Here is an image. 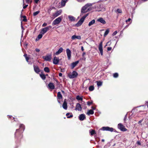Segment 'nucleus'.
I'll list each match as a JSON object with an SVG mask.
<instances>
[{"label": "nucleus", "mask_w": 148, "mask_h": 148, "mask_svg": "<svg viewBox=\"0 0 148 148\" xmlns=\"http://www.w3.org/2000/svg\"><path fill=\"white\" fill-rule=\"evenodd\" d=\"M33 66L34 70L36 73H38L40 72L38 66L34 65Z\"/></svg>", "instance_id": "obj_11"}, {"label": "nucleus", "mask_w": 148, "mask_h": 148, "mask_svg": "<svg viewBox=\"0 0 148 148\" xmlns=\"http://www.w3.org/2000/svg\"><path fill=\"white\" fill-rule=\"evenodd\" d=\"M19 127V128L18 129H19L20 131H23V132L25 129V125L23 124H20Z\"/></svg>", "instance_id": "obj_23"}, {"label": "nucleus", "mask_w": 148, "mask_h": 148, "mask_svg": "<svg viewBox=\"0 0 148 148\" xmlns=\"http://www.w3.org/2000/svg\"><path fill=\"white\" fill-rule=\"evenodd\" d=\"M143 121V120H141L138 121V123L139 124L141 123L142 121Z\"/></svg>", "instance_id": "obj_61"}, {"label": "nucleus", "mask_w": 148, "mask_h": 148, "mask_svg": "<svg viewBox=\"0 0 148 148\" xmlns=\"http://www.w3.org/2000/svg\"><path fill=\"white\" fill-rule=\"evenodd\" d=\"M63 49L62 47H60L58 50L55 53V54L56 55L59 54L63 51Z\"/></svg>", "instance_id": "obj_25"}, {"label": "nucleus", "mask_w": 148, "mask_h": 148, "mask_svg": "<svg viewBox=\"0 0 148 148\" xmlns=\"http://www.w3.org/2000/svg\"><path fill=\"white\" fill-rule=\"evenodd\" d=\"M24 56L25 57V58L26 57V56H27V54H26V53L25 54H24Z\"/></svg>", "instance_id": "obj_62"}, {"label": "nucleus", "mask_w": 148, "mask_h": 148, "mask_svg": "<svg viewBox=\"0 0 148 148\" xmlns=\"http://www.w3.org/2000/svg\"><path fill=\"white\" fill-rule=\"evenodd\" d=\"M68 0H62L61 1V5L62 7H63L65 6L66 3Z\"/></svg>", "instance_id": "obj_26"}, {"label": "nucleus", "mask_w": 148, "mask_h": 148, "mask_svg": "<svg viewBox=\"0 0 148 148\" xmlns=\"http://www.w3.org/2000/svg\"><path fill=\"white\" fill-rule=\"evenodd\" d=\"M44 71L47 73H49L50 72V70L49 68L48 67H45L44 68Z\"/></svg>", "instance_id": "obj_32"}, {"label": "nucleus", "mask_w": 148, "mask_h": 148, "mask_svg": "<svg viewBox=\"0 0 148 148\" xmlns=\"http://www.w3.org/2000/svg\"><path fill=\"white\" fill-rule=\"evenodd\" d=\"M82 109L81 105L79 103H77L75 106V110L81 111Z\"/></svg>", "instance_id": "obj_15"}, {"label": "nucleus", "mask_w": 148, "mask_h": 148, "mask_svg": "<svg viewBox=\"0 0 148 148\" xmlns=\"http://www.w3.org/2000/svg\"><path fill=\"white\" fill-rule=\"evenodd\" d=\"M49 29L48 27H45L42 29L40 33L43 34H44L46 33L48 30Z\"/></svg>", "instance_id": "obj_14"}, {"label": "nucleus", "mask_w": 148, "mask_h": 148, "mask_svg": "<svg viewBox=\"0 0 148 148\" xmlns=\"http://www.w3.org/2000/svg\"><path fill=\"white\" fill-rule=\"evenodd\" d=\"M97 85L98 86H101L102 85V82L100 81H97Z\"/></svg>", "instance_id": "obj_36"}, {"label": "nucleus", "mask_w": 148, "mask_h": 148, "mask_svg": "<svg viewBox=\"0 0 148 148\" xmlns=\"http://www.w3.org/2000/svg\"><path fill=\"white\" fill-rule=\"evenodd\" d=\"M78 75V73L76 71H73L71 74L68 75L69 77L70 78H73L77 77Z\"/></svg>", "instance_id": "obj_5"}, {"label": "nucleus", "mask_w": 148, "mask_h": 148, "mask_svg": "<svg viewBox=\"0 0 148 148\" xmlns=\"http://www.w3.org/2000/svg\"><path fill=\"white\" fill-rule=\"evenodd\" d=\"M66 51L68 59L69 60H70L71 57V51L69 49H67Z\"/></svg>", "instance_id": "obj_10"}, {"label": "nucleus", "mask_w": 148, "mask_h": 148, "mask_svg": "<svg viewBox=\"0 0 148 148\" xmlns=\"http://www.w3.org/2000/svg\"><path fill=\"white\" fill-rule=\"evenodd\" d=\"M40 12V11H38L36 12H34L33 13V16H36Z\"/></svg>", "instance_id": "obj_40"}, {"label": "nucleus", "mask_w": 148, "mask_h": 148, "mask_svg": "<svg viewBox=\"0 0 148 148\" xmlns=\"http://www.w3.org/2000/svg\"><path fill=\"white\" fill-rule=\"evenodd\" d=\"M47 25V23H44L42 25V27H45Z\"/></svg>", "instance_id": "obj_47"}, {"label": "nucleus", "mask_w": 148, "mask_h": 148, "mask_svg": "<svg viewBox=\"0 0 148 148\" xmlns=\"http://www.w3.org/2000/svg\"><path fill=\"white\" fill-rule=\"evenodd\" d=\"M109 29H107L105 32L104 34V36L105 37L107 36L109 33Z\"/></svg>", "instance_id": "obj_34"}, {"label": "nucleus", "mask_w": 148, "mask_h": 148, "mask_svg": "<svg viewBox=\"0 0 148 148\" xmlns=\"http://www.w3.org/2000/svg\"><path fill=\"white\" fill-rule=\"evenodd\" d=\"M22 11L21 12V18H23V22H27V19H26V17L25 16H22Z\"/></svg>", "instance_id": "obj_27"}, {"label": "nucleus", "mask_w": 148, "mask_h": 148, "mask_svg": "<svg viewBox=\"0 0 148 148\" xmlns=\"http://www.w3.org/2000/svg\"><path fill=\"white\" fill-rule=\"evenodd\" d=\"M92 103V102H90L88 101L87 102V105L89 106Z\"/></svg>", "instance_id": "obj_45"}, {"label": "nucleus", "mask_w": 148, "mask_h": 148, "mask_svg": "<svg viewBox=\"0 0 148 148\" xmlns=\"http://www.w3.org/2000/svg\"><path fill=\"white\" fill-rule=\"evenodd\" d=\"M81 50L82 51H83L84 50V49L83 46L81 47Z\"/></svg>", "instance_id": "obj_56"}, {"label": "nucleus", "mask_w": 148, "mask_h": 148, "mask_svg": "<svg viewBox=\"0 0 148 148\" xmlns=\"http://www.w3.org/2000/svg\"><path fill=\"white\" fill-rule=\"evenodd\" d=\"M97 21L100 22L101 23L105 24L106 23V22L102 18H100L97 19Z\"/></svg>", "instance_id": "obj_22"}, {"label": "nucleus", "mask_w": 148, "mask_h": 148, "mask_svg": "<svg viewBox=\"0 0 148 148\" xmlns=\"http://www.w3.org/2000/svg\"><path fill=\"white\" fill-rule=\"evenodd\" d=\"M91 108L93 110H95L96 109V108L93 106H92Z\"/></svg>", "instance_id": "obj_60"}, {"label": "nucleus", "mask_w": 148, "mask_h": 148, "mask_svg": "<svg viewBox=\"0 0 148 148\" xmlns=\"http://www.w3.org/2000/svg\"><path fill=\"white\" fill-rule=\"evenodd\" d=\"M47 27H48L49 29V28H51V26H48Z\"/></svg>", "instance_id": "obj_63"}, {"label": "nucleus", "mask_w": 148, "mask_h": 148, "mask_svg": "<svg viewBox=\"0 0 148 148\" xmlns=\"http://www.w3.org/2000/svg\"><path fill=\"white\" fill-rule=\"evenodd\" d=\"M57 98L58 103H60V99H62V96L60 92H58Z\"/></svg>", "instance_id": "obj_9"}, {"label": "nucleus", "mask_w": 148, "mask_h": 148, "mask_svg": "<svg viewBox=\"0 0 148 148\" xmlns=\"http://www.w3.org/2000/svg\"><path fill=\"white\" fill-rule=\"evenodd\" d=\"M62 17L60 16L56 19L53 22L52 25H54L59 24L61 21Z\"/></svg>", "instance_id": "obj_3"}, {"label": "nucleus", "mask_w": 148, "mask_h": 148, "mask_svg": "<svg viewBox=\"0 0 148 148\" xmlns=\"http://www.w3.org/2000/svg\"><path fill=\"white\" fill-rule=\"evenodd\" d=\"M59 76L60 77H62V74L61 73H60L59 74Z\"/></svg>", "instance_id": "obj_57"}, {"label": "nucleus", "mask_w": 148, "mask_h": 148, "mask_svg": "<svg viewBox=\"0 0 148 148\" xmlns=\"http://www.w3.org/2000/svg\"><path fill=\"white\" fill-rule=\"evenodd\" d=\"M92 4L91 3H88L86 4L81 9V13H84L87 12L88 11L87 10H86L87 8L89 6H92Z\"/></svg>", "instance_id": "obj_2"}, {"label": "nucleus", "mask_w": 148, "mask_h": 148, "mask_svg": "<svg viewBox=\"0 0 148 148\" xmlns=\"http://www.w3.org/2000/svg\"><path fill=\"white\" fill-rule=\"evenodd\" d=\"M42 35L43 34H39L38 36V38L39 39L41 38L42 36Z\"/></svg>", "instance_id": "obj_43"}, {"label": "nucleus", "mask_w": 148, "mask_h": 148, "mask_svg": "<svg viewBox=\"0 0 148 148\" xmlns=\"http://www.w3.org/2000/svg\"><path fill=\"white\" fill-rule=\"evenodd\" d=\"M116 12L119 13H121L122 12V10L118 8L116 10Z\"/></svg>", "instance_id": "obj_44"}, {"label": "nucleus", "mask_w": 148, "mask_h": 148, "mask_svg": "<svg viewBox=\"0 0 148 148\" xmlns=\"http://www.w3.org/2000/svg\"><path fill=\"white\" fill-rule=\"evenodd\" d=\"M61 92L63 94H65V92L64 91L62 90H61Z\"/></svg>", "instance_id": "obj_64"}, {"label": "nucleus", "mask_w": 148, "mask_h": 148, "mask_svg": "<svg viewBox=\"0 0 148 148\" xmlns=\"http://www.w3.org/2000/svg\"><path fill=\"white\" fill-rule=\"evenodd\" d=\"M118 128L123 132H125L127 130V129L125 128V126L121 123H119L118 124Z\"/></svg>", "instance_id": "obj_4"}, {"label": "nucleus", "mask_w": 148, "mask_h": 148, "mask_svg": "<svg viewBox=\"0 0 148 148\" xmlns=\"http://www.w3.org/2000/svg\"><path fill=\"white\" fill-rule=\"evenodd\" d=\"M36 3H38L39 0H34Z\"/></svg>", "instance_id": "obj_53"}, {"label": "nucleus", "mask_w": 148, "mask_h": 148, "mask_svg": "<svg viewBox=\"0 0 148 148\" xmlns=\"http://www.w3.org/2000/svg\"><path fill=\"white\" fill-rule=\"evenodd\" d=\"M94 112L93 110H88V111L87 112V114L89 115H90V114H94Z\"/></svg>", "instance_id": "obj_29"}, {"label": "nucleus", "mask_w": 148, "mask_h": 148, "mask_svg": "<svg viewBox=\"0 0 148 148\" xmlns=\"http://www.w3.org/2000/svg\"><path fill=\"white\" fill-rule=\"evenodd\" d=\"M71 38L73 40H75L76 38L79 40H80L81 39V38L80 36H76L75 35H74L72 36Z\"/></svg>", "instance_id": "obj_19"}, {"label": "nucleus", "mask_w": 148, "mask_h": 148, "mask_svg": "<svg viewBox=\"0 0 148 148\" xmlns=\"http://www.w3.org/2000/svg\"><path fill=\"white\" fill-rule=\"evenodd\" d=\"M102 7L103 5H102L99 4L97 5H95L93 7V8L96 9V11L99 12L101 11Z\"/></svg>", "instance_id": "obj_6"}, {"label": "nucleus", "mask_w": 148, "mask_h": 148, "mask_svg": "<svg viewBox=\"0 0 148 148\" xmlns=\"http://www.w3.org/2000/svg\"><path fill=\"white\" fill-rule=\"evenodd\" d=\"M48 87L51 90L54 89L55 88L54 84L52 82H50L48 85Z\"/></svg>", "instance_id": "obj_18"}, {"label": "nucleus", "mask_w": 148, "mask_h": 148, "mask_svg": "<svg viewBox=\"0 0 148 148\" xmlns=\"http://www.w3.org/2000/svg\"><path fill=\"white\" fill-rule=\"evenodd\" d=\"M117 33V32L116 31H115L113 32L112 34L113 36H114Z\"/></svg>", "instance_id": "obj_48"}, {"label": "nucleus", "mask_w": 148, "mask_h": 148, "mask_svg": "<svg viewBox=\"0 0 148 148\" xmlns=\"http://www.w3.org/2000/svg\"><path fill=\"white\" fill-rule=\"evenodd\" d=\"M66 100V99L64 100L62 105V107L65 110H66L67 108V103Z\"/></svg>", "instance_id": "obj_20"}, {"label": "nucleus", "mask_w": 148, "mask_h": 148, "mask_svg": "<svg viewBox=\"0 0 148 148\" xmlns=\"http://www.w3.org/2000/svg\"><path fill=\"white\" fill-rule=\"evenodd\" d=\"M102 44H103V41H101L100 42L99 47V51H100L101 54V56H102L103 55V47H102Z\"/></svg>", "instance_id": "obj_8"}, {"label": "nucleus", "mask_w": 148, "mask_h": 148, "mask_svg": "<svg viewBox=\"0 0 148 148\" xmlns=\"http://www.w3.org/2000/svg\"><path fill=\"white\" fill-rule=\"evenodd\" d=\"M69 19L71 21H75V18L73 16H69Z\"/></svg>", "instance_id": "obj_38"}, {"label": "nucleus", "mask_w": 148, "mask_h": 148, "mask_svg": "<svg viewBox=\"0 0 148 148\" xmlns=\"http://www.w3.org/2000/svg\"><path fill=\"white\" fill-rule=\"evenodd\" d=\"M23 131H20L19 129H16L15 133V138L17 142H21L23 137L22 133Z\"/></svg>", "instance_id": "obj_1"}, {"label": "nucleus", "mask_w": 148, "mask_h": 148, "mask_svg": "<svg viewBox=\"0 0 148 148\" xmlns=\"http://www.w3.org/2000/svg\"><path fill=\"white\" fill-rule=\"evenodd\" d=\"M70 113H67L66 114V115L67 116V118H70L73 117V115L72 114L70 116H69V115Z\"/></svg>", "instance_id": "obj_39"}, {"label": "nucleus", "mask_w": 148, "mask_h": 148, "mask_svg": "<svg viewBox=\"0 0 148 148\" xmlns=\"http://www.w3.org/2000/svg\"><path fill=\"white\" fill-rule=\"evenodd\" d=\"M85 118V115L84 114H82L79 116V119L81 121L84 120Z\"/></svg>", "instance_id": "obj_21"}, {"label": "nucleus", "mask_w": 148, "mask_h": 148, "mask_svg": "<svg viewBox=\"0 0 148 148\" xmlns=\"http://www.w3.org/2000/svg\"><path fill=\"white\" fill-rule=\"evenodd\" d=\"M62 10H60L58 11H56V12H55L54 14H53V16H54V17H56L59 16V15H60L62 12Z\"/></svg>", "instance_id": "obj_12"}, {"label": "nucleus", "mask_w": 148, "mask_h": 148, "mask_svg": "<svg viewBox=\"0 0 148 148\" xmlns=\"http://www.w3.org/2000/svg\"><path fill=\"white\" fill-rule=\"evenodd\" d=\"M59 58L55 56L53 58V63L55 64H57L59 63Z\"/></svg>", "instance_id": "obj_13"}, {"label": "nucleus", "mask_w": 148, "mask_h": 148, "mask_svg": "<svg viewBox=\"0 0 148 148\" xmlns=\"http://www.w3.org/2000/svg\"><path fill=\"white\" fill-rule=\"evenodd\" d=\"M83 22L84 21L81 20V19H80L77 23L75 25L77 27L80 26L82 25Z\"/></svg>", "instance_id": "obj_24"}, {"label": "nucleus", "mask_w": 148, "mask_h": 148, "mask_svg": "<svg viewBox=\"0 0 148 148\" xmlns=\"http://www.w3.org/2000/svg\"><path fill=\"white\" fill-rule=\"evenodd\" d=\"M112 49V48L111 47H108L107 48V50L108 51H110Z\"/></svg>", "instance_id": "obj_50"}, {"label": "nucleus", "mask_w": 148, "mask_h": 148, "mask_svg": "<svg viewBox=\"0 0 148 148\" xmlns=\"http://www.w3.org/2000/svg\"><path fill=\"white\" fill-rule=\"evenodd\" d=\"M137 144L138 145H141V143H140L139 142V141H138L137 142Z\"/></svg>", "instance_id": "obj_58"}, {"label": "nucleus", "mask_w": 148, "mask_h": 148, "mask_svg": "<svg viewBox=\"0 0 148 148\" xmlns=\"http://www.w3.org/2000/svg\"><path fill=\"white\" fill-rule=\"evenodd\" d=\"M76 99L78 100L82 101L83 100L82 97H80L79 95H77L76 96Z\"/></svg>", "instance_id": "obj_33"}, {"label": "nucleus", "mask_w": 148, "mask_h": 148, "mask_svg": "<svg viewBox=\"0 0 148 148\" xmlns=\"http://www.w3.org/2000/svg\"><path fill=\"white\" fill-rule=\"evenodd\" d=\"M95 20L94 19H93L91 21H90L89 24H88V26H90L91 25H93L95 23Z\"/></svg>", "instance_id": "obj_30"}, {"label": "nucleus", "mask_w": 148, "mask_h": 148, "mask_svg": "<svg viewBox=\"0 0 148 148\" xmlns=\"http://www.w3.org/2000/svg\"><path fill=\"white\" fill-rule=\"evenodd\" d=\"M101 129L104 131H108L111 132H112L114 131V129L113 128L108 127H103L101 128Z\"/></svg>", "instance_id": "obj_7"}, {"label": "nucleus", "mask_w": 148, "mask_h": 148, "mask_svg": "<svg viewBox=\"0 0 148 148\" xmlns=\"http://www.w3.org/2000/svg\"><path fill=\"white\" fill-rule=\"evenodd\" d=\"M26 1V3L28 4H29V2L31 3L32 1H31L30 0H25Z\"/></svg>", "instance_id": "obj_49"}, {"label": "nucleus", "mask_w": 148, "mask_h": 148, "mask_svg": "<svg viewBox=\"0 0 148 148\" xmlns=\"http://www.w3.org/2000/svg\"><path fill=\"white\" fill-rule=\"evenodd\" d=\"M35 50H36V51L37 52H38L40 51V49H36Z\"/></svg>", "instance_id": "obj_54"}, {"label": "nucleus", "mask_w": 148, "mask_h": 148, "mask_svg": "<svg viewBox=\"0 0 148 148\" xmlns=\"http://www.w3.org/2000/svg\"><path fill=\"white\" fill-rule=\"evenodd\" d=\"M88 15V14H87L85 15L84 16L80 19H81V20H82L83 21H84V20L87 17Z\"/></svg>", "instance_id": "obj_35"}, {"label": "nucleus", "mask_w": 148, "mask_h": 148, "mask_svg": "<svg viewBox=\"0 0 148 148\" xmlns=\"http://www.w3.org/2000/svg\"><path fill=\"white\" fill-rule=\"evenodd\" d=\"M110 42V41H109L107 43V45H106V46L107 45H109L110 44V43L109 44Z\"/></svg>", "instance_id": "obj_55"}, {"label": "nucleus", "mask_w": 148, "mask_h": 148, "mask_svg": "<svg viewBox=\"0 0 148 148\" xmlns=\"http://www.w3.org/2000/svg\"><path fill=\"white\" fill-rule=\"evenodd\" d=\"M119 76L118 74L117 73H115L113 74V77L114 78H117Z\"/></svg>", "instance_id": "obj_42"}, {"label": "nucleus", "mask_w": 148, "mask_h": 148, "mask_svg": "<svg viewBox=\"0 0 148 148\" xmlns=\"http://www.w3.org/2000/svg\"><path fill=\"white\" fill-rule=\"evenodd\" d=\"M40 76L43 80L45 79L46 78V75L44 74H40Z\"/></svg>", "instance_id": "obj_31"}, {"label": "nucleus", "mask_w": 148, "mask_h": 148, "mask_svg": "<svg viewBox=\"0 0 148 148\" xmlns=\"http://www.w3.org/2000/svg\"><path fill=\"white\" fill-rule=\"evenodd\" d=\"M131 20V19L130 18H129L126 21V22H127L128 21H130Z\"/></svg>", "instance_id": "obj_52"}, {"label": "nucleus", "mask_w": 148, "mask_h": 148, "mask_svg": "<svg viewBox=\"0 0 148 148\" xmlns=\"http://www.w3.org/2000/svg\"><path fill=\"white\" fill-rule=\"evenodd\" d=\"M56 9L54 7H50L49 9L48 10V12H49V11H50V12L53 9Z\"/></svg>", "instance_id": "obj_41"}, {"label": "nucleus", "mask_w": 148, "mask_h": 148, "mask_svg": "<svg viewBox=\"0 0 148 148\" xmlns=\"http://www.w3.org/2000/svg\"><path fill=\"white\" fill-rule=\"evenodd\" d=\"M42 58L47 61H50L51 59V55L49 56H43Z\"/></svg>", "instance_id": "obj_17"}, {"label": "nucleus", "mask_w": 148, "mask_h": 148, "mask_svg": "<svg viewBox=\"0 0 148 148\" xmlns=\"http://www.w3.org/2000/svg\"><path fill=\"white\" fill-rule=\"evenodd\" d=\"M89 132L91 136L96 134V132L95 130L91 129L89 131Z\"/></svg>", "instance_id": "obj_28"}, {"label": "nucleus", "mask_w": 148, "mask_h": 148, "mask_svg": "<svg viewBox=\"0 0 148 148\" xmlns=\"http://www.w3.org/2000/svg\"><path fill=\"white\" fill-rule=\"evenodd\" d=\"M25 59L26 61H27V62H29V58L28 57V56H26V57H25Z\"/></svg>", "instance_id": "obj_46"}, {"label": "nucleus", "mask_w": 148, "mask_h": 148, "mask_svg": "<svg viewBox=\"0 0 148 148\" xmlns=\"http://www.w3.org/2000/svg\"><path fill=\"white\" fill-rule=\"evenodd\" d=\"M86 53L85 52H84L82 54V56L83 57H84V56L86 54Z\"/></svg>", "instance_id": "obj_59"}, {"label": "nucleus", "mask_w": 148, "mask_h": 148, "mask_svg": "<svg viewBox=\"0 0 148 148\" xmlns=\"http://www.w3.org/2000/svg\"><path fill=\"white\" fill-rule=\"evenodd\" d=\"M89 90L90 91H92L94 89V87L93 86H91L89 87Z\"/></svg>", "instance_id": "obj_37"}, {"label": "nucleus", "mask_w": 148, "mask_h": 148, "mask_svg": "<svg viewBox=\"0 0 148 148\" xmlns=\"http://www.w3.org/2000/svg\"><path fill=\"white\" fill-rule=\"evenodd\" d=\"M79 60L75 62H73L71 63V68L72 69H73L75 66H76L79 63Z\"/></svg>", "instance_id": "obj_16"}, {"label": "nucleus", "mask_w": 148, "mask_h": 148, "mask_svg": "<svg viewBox=\"0 0 148 148\" xmlns=\"http://www.w3.org/2000/svg\"><path fill=\"white\" fill-rule=\"evenodd\" d=\"M28 6V5H26L25 6H23V8L24 9H25L26 8H27V6Z\"/></svg>", "instance_id": "obj_51"}]
</instances>
